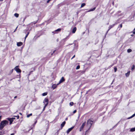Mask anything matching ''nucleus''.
<instances>
[{
	"instance_id": "nucleus-1",
	"label": "nucleus",
	"mask_w": 135,
	"mask_h": 135,
	"mask_svg": "<svg viewBox=\"0 0 135 135\" xmlns=\"http://www.w3.org/2000/svg\"><path fill=\"white\" fill-rule=\"evenodd\" d=\"M8 122L7 120H3L1 122L0 124V130H2L4 127L6 125L8 124Z\"/></svg>"
},
{
	"instance_id": "nucleus-2",
	"label": "nucleus",
	"mask_w": 135,
	"mask_h": 135,
	"mask_svg": "<svg viewBox=\"0 0 135 135\" xmlns=\"http://www.w3.org/2000/svg\"><path fill=\"white\" fill-rule=\"evenodd\" d=\"M93 123V121L91 120L90 119H89L88 120L87 126L89 127V129H90V128L91 126Z\"/></svg>"
},
{
	"instance_id": "nucleus-3",
	"label": "nucleus",
	"mask_w": 135,
	"mask_h": 135,
	"mask_svg": "<svg viewBox=\"0 0 135 135\" xmlns=\"http://www.w3.org/2000/svg\"><path fill=\"white\" fill-rule=\"evenodd\" d=\"M18 66H16L14 68L15 70H16L17 73H20L21 72V71L20 69H19L18 67Z\"/></svg>"
},
{
	"instance_id": "nucleus-4",
	"label": "nucleus",
	"mask_w": 135,
	"mask_h": 135,
	"mask_svg": "<svg viewBox=\"0 0 135 135\" xmlns=\"http://www.w3.org/2000/svg\"><path fill=\"white\" fill-rule=\"evenodd\" d=\"M65 79H64V78L63 77H62L61 78V79L59 81V83L57 84V85H58L59 84L62 83L64 81H65Z\"/></svg>"
},
{
	"instance_id": "nucleus-5",
	"label": "nucleus",
	"mask_w": 135,
	"mask_h": 135,
	"mask_svg": "<svg viewBox=\"0 0 135 135\" xmlns=\"http://www.w3.org/2000/svg\"><path fill=\"white\" fill-rule=\"evenodd\" d=\"M85 122L83 123V124L82 125L81 127L80 128V131H81L82 130L84 127L85 125Z\"/></svg>"
},
{
	"instance_id": "nucleus-6",
	"label": "nucleus",
	"mask_w": 135,
	"mask_h": 135,
	"mask_svg": "<svg viewBox=\"0 0 135 135\" xmlns=\"http://www.w3.org/2000/svg\"><path fill=\"white\" fill-rule=\"evenodd\" d=\"M15 119V118H8V120L10 121V124H11L12 123L13 120Z\"/></svg>"
},
{
	"instance_id": "nucleus-7",
	"label": "nucleus",
	"mask_w": 135,
	"mask_h": 135,
	"mask_svg": "<svg viewBox=\"0 0 135 135\" xmlns=\"http://www.w3.org/2000/svg\"><path fill=\"white\" fill-rule=\"evenodd\" d=\"M74 126L68 129L66 132L67 133V134H68L70 131H71L72 130V129L74 128Z\"/></svg>"
},
{
	"instance_id": "nucleus-8",
	"label": "nucleus",
	"mask_w": 135,
	"mask_h": 135,
	"mask_svg": "<svg viewBox=\"0 0 135 135\" xmlns=\"http://www.w3.org/2000/svg\"><path fill=\"white\" fill-rule=\"evenodd\" d=\"M115 24H113V25H110L109 26V29L108 30V31H107V32H108L109 31V30L111 28H112V27H113V26H114L115 25Z\"/></svg>"
},
{
	"instance_id": "nucleus-9",
	"label": "nucleus",
	"mask_w": 135,
	"mask_h": 135,
	"mask_svg": "<svg viewBox=\"0 0 135 135\" xmlns=\"http://www.w3.org/2000/svg\"><path fill=\"white\" fill-rule=\"evenodd\" d=\"M61 29L60 28H59L56 30L55 31L52 32V33H56L57 32H59L61 31Z\"/></svg>"
},
{
	"instance_id": "nucleus-10",
	"label": "nucleus",
	"mask_w": 135,
	"mask_h": 135,
	"mask_svg": "<svg viewBox=\"0 0 135 135\" xmlns=\"http://www.w3.org/2000/svg\"><path fill=\"white\" fill-rule=\"evenodd\" d=\"M23 44V43L21 42H18L17 43V46H20Z\"/></svg>"
},
{
	"instance_id": "nucleus-11",
	"label": "nucleus",
	"mask_w": 135,
	"mask_h": 135,
	"mask_svg": "<svg viewBox=\"0 0 135 135\" xmlns=\"http://www.w3.org/2000/svg\"><path fill=\"white\" fill-rule=\"evenodd\" d=\"M48 99L47 98H46L45 99L43 103L45 104V102L46 103H48Z\"/></svg>"
},
{
	"instance_id": "nucleus-12",
	"label": "nucleus",
	"mask_w": 135,
	"mask_h": 135,
	"mask_svg": "<svg viewBox=\"0 0 135 135\" xmlns=\"http://www.w3.org/2000/svg\"><path fill=\"white\" fill-rule=\"evenodd\" d=\"M66 122L65 121L63 122L61 125V128L64 126Z\"/></svg>"
},
{
	"instance_id": "nucleus-13",
	"label": "nucleus",
	"mask_w": 135,
	"mask_h": 135,
	"mask_svg": "<svg viewBox=\"0 0 135 135\" xmlns=\"http://www.w3.org/2000/svg\"><path fill=\"white\" fill-rule=\"evenodd\" d=\"M5 131L4 130L2 131H0V135H3L5 133Z\"/></svg>"
},
{
	"instance_id": "nucleus-14",
	"label": "nucleus",
	"mask_w": 135,
	"mask_h": 135,
	"mask_svg": "<svg viewBox=\"0 0 135 135\" xmlns=\"http://www.w3.org/2000/svg\"><path fill=\"white\" fill-rule=\"evenodd\" d=\"M57 85H56V84H53L52 86V88H53V89H55L57 86Z\"/></svg>"
},
{
	"instance_id": "nucleus-15",
	"label": "nucleus",
	"mask_w": 135,
	"mask_h": 135,
	"mask_svg": "<svg viewBox=\"0 0 135 135\" xmlns=\"http://www.w3.org/2000/svg\"><path fill=\"white\" fill-rule=\"evenodd\" d=\"M76 30V27H74L72 30V32L73 33H75Z\"/></svg>"
},
{
	"instance_id": "nucleus-16",
	"label": "nucleus",
	"mask_w": 135,
	"mask_h": 135,
	"mask_svg": "<svg viewBox=\"0 0 135 135\" xmlns=\"http://www.w3.org/2000/svg\"><path fill=\"white\" fill-rule=\"evenodd\" d=\"M95 8H96V7H94L93 8L90 9L89 10H88L87 11V12H90L91 11H94L95 10Z\"/></svg>"
},
{
	"instance_id": "nucleus-17",
	"label": "nucleus",
	"mask_w": 135,
	"mask_h": 135,
	"mask_svg": "<svg viewBox=\"0 0 135 135\" xmlns=\"http://www.w3.org/2000/svg\"><path fill=\"white\" fill-rule=\"evenodd\" d=\"M130 73V71H128L127 73L125 74L126 76V77H128L129 76Z\"/></svg>"
},
{
	"instance_id": "nucleus-18",
	"label": "nucleus",
	"mask_w": 135,
	"mask_h": 135,
	"mask_svg": "<svg viewBox=\"0 0 135 135\" xmlns=\"http://www.w3.org/2000/svg\"><path fill=\"white\" fill-rule=\"evenodd\" d=\"M130 131L131 132H133L135 131V127L132 128L130 129Z\"/></svg>"
},
{
	"instance_id": "nucleus-19",
	"label": "nucleus",
	"mask_w": 135,
	"mask_h": 135,
	"mask_svg": "<svg viewBox=\"0 0 135 135\" xmlns=\"http://www.w3.org/2000/svg\"><path fill=\"white\" fill-rule=\"evenodd\" d=\"M85 3H83L81 4V8H82L84 6H85Z\"/></svg>"
},
{
	"instance_id": "nucleus-20",
	"label": "nucleus",
	"mask_w": 135,
	"mask_h": 135,
	"mask_svg": "<svg viewBox=\"0 0 135 135\" xmlns=\"http://www.w3.org/2000/svg\"><path fill=\"white\" fill-rule=\"evenodd\" d=\"M14 16L16 17H18L19 15L17 13H15L14 14Z\"/></svg>"
},
{
	"instance_id": "nucleus-21",
	"label": "nucleus",
	"mask_w": 135,
	"mask_h": 135,
	"mask_svg": "<svg viewBox=\"0 0 135 135\" xmlns=\"http://www.w3.org/2000/svg\"><path fill=\"white\" fill-rule=\"evenodd\" d=\"M47 94V92H45V93H43L42 94V95L43 96H45Z\"/></svg>"
},
{
	"instance_id": "nucleus-22",
	"label": "nucleus",
	"mask_w": 135,
	"mask_h": 135,
	"mask_svg": "<svg viewBox=\"0 0 135 135\" xmlns=\"http://www.w3.org/2000/svg\"><path fill=\"white\" fill-rule=\"evenodd\" d=\"M135 116V113L134 114H133L132 116L129 117V118H128V119H129L131 118H132L133 117Z\"/></svg>"
},
{
	"instance_id": "nucleus-23",
	"label": "nucleus",
	"mask_w": 135,
	"mask_h": 135,
	"mask_svg": "<svg viewBox=\"0 0 135 135\" xmlns=\"http://www.w3.org/2000/svg\"><path fill=\"white\" fill-rule=\"evenodd\" d=\"M134 67H135V66L134 65H133L132 66V67L131 68V69L132 70H134Z\"/></svg>"
},
{
	"instance_id": "nucleus-24",
	"label": "nucleus",
	"mask_w": 135,
	"mask_h": 135,
	"mask_svg": "<svg viewBox=\"0 0 135 135\" xmlns=\"http://www.w3.org/2000/svg\"><path fill=\"white\" fill-rule=\"evenodd\" d=\"M132 50L131 49H128L127 50V51L128 52H130L132 51Z\"/></svg>"
},
{
	"instance_id": "nucleus-25",
	"label": "nucleus",
	"mask_w": 135,
	"mask_h": 135,
	"mask_svg": "<svg viewBox=\"0 0 135 135\" xmlns=\"http://www.w3.org/2000/svg\"><path fill=\"white\" fill-rule=\"evenodd\" d=\"M32 115V113H31L30 114H28L27 115V118H28L30 116H31Z\"/></svg>"
},
{
	"instance_id": "nucleus-26",
	"label": "nucleus",
	"mask_w": 135,
	"mask_h": 135,
	"mask_svg": "<svg viewBox=\"0 0 135 135\" xmlns=\"http://www.w3.org/2000/svg\"><path fill=\"white\" fill-rule=\"evenodd\" d=\"M29 32H28L27 34L26 35L25 37V40L26 39V38L27 37L28 35V34H29Z\"/></svg>"
},
{
	"instance_id": "nucleus-27",
	"label": "nucleus",
	"mask_w": 135,
	"mask_h": 135,
	"mask_svg": "<svg viewBox=\"0 0 135 135\" xmlns=\"http://www.w3.org/2000/svg\"><path fill=\"white\" fill-rule=\"evenodd\" d=\"M73 103L72 102H71L69 104L71 106H72L73 105Z\"/></svg>"
},
{
	"instance_id": "nucleus-28",
	"label": "nucleus",
	"mask_w": 135,
	"mask_h": 135,
	"mask_svg": "<svg viewBox=\"0 0 135 135\" xmlns=\"http://www.w3.org/2000/svg\"><path fill=\"white\" fill-rule=\"evenodd\" d=\"M80 68V66L79 65H78L77 66V67L76 68V70Z\"/></svg>"
},
{
	"instance_id": "nucleus-29",
	"label": "nucleus",
	"mask_w": 135,
	"mask_h": 135,
	"mask_svg": "<svg viewBox=\"0 0 135 135\" xmlns=\"http://www.w3.org/2000/svg\"><path fill=\"white\" fill-rule=\"evenodd\" d=\"M114 72H116L117 70V69L116 67H115L114 68Z\"/></svg>"
},
{
	"instance_id": "nucleus-30",
	"label": "nucleus",
	"mask_w": 135,
	"mask_h": 135,
	"mask_svg": "<svg viewBox=\"0 0 135 135\" xmlns=\"http://www.w3.org/2000/svg\"><path fill=\"white\" fill-rule=\"evenodd\" d=\"M55 50H54V51H53V52H52V53H50V54H51V55H52V54H53V53H54L55 52Z\"/></svg>"
},
{
	"instance_id": "nucleus-31",
	"label": "nucleus",
	"mask_w": 135,
	"mask_h": 135,
	"mask_svg": "<svg viewBox=\"0 0 135 135\" xmlns=\"http://www.w3.org/2000/svg\"><path fill=\"white\" fill-rule=\"evenodd\" d=\"M15 117H17V119H18L19 118V115H17V116H15Z\"/></svg>"
},
{
	"instance_id": "nucleus-32",
	"label": "nucleus",
	"mask_w": 135,
	"mask_h": 135,
	"mask_svg": "<svg viewBox=\"0 0 135 135\" xmlns=\"http://www.w3.org/2000/svg\"><path fill=\"white\" fill-rule=\"evenodd\" d=\"M13 71V69H12V70H11V71H10V73H11V74L12 73Z\"/></svg>"
},
{
	"instance_id": "nucleus-33",
	"label": "nucleus",
	"mask_w": 135,
	"mask_h": 135,
	"mask_svg": "<svg viewBox=\"0 0 135 135\" xmlns=\"http://www.w3.org/2000/svg\"><path fill=\"white\" fill-rule=\"evenodd\" d=\"M76 112V110H75L73 112V113H75Z\"/></svg>"
},
{
	"instance_id": "nucleus-34",
	"label": "nucleus",
	"mask_w": 135,
	"mask_h": 135,
	"mask_svg": "<svg viewBox=\"0 0 135 135\" xmlns=\"http://www.w3.org/2000/svg\"><path fill=\"white\" fill-rule=\"evenodd\" d=\"M48 103H46L45 105L44 106L46 107L48 105Z\"/></svg>"
},
{
	"instance_id": "nucleus-35",
	"label": "nucleus",
	"mask_w": 135,
	"mask_h": 135,
	"mask_svg": "<svg viewBox=\"0 0 135 135\" xmlns=\"http://www.w3.org/2000/svg\"><path fill=\"white\" fill-rule=\"evenodd\" d=\"M120 28H121L122 27V24H120L119 25Z\"/></svg>"
},
{
	"instance_id": "nucleus-36",
	"label": "nucleus",
	"mask_w": 135,
	"mask_h": 135,
	"mask_svg": "<svg viewBox=\"0 0 135 135\" xmlns=\"http://www.w3.org/2000/svg\"><path fill=\"white\" fill-rule=\"evenodd\" d=\"M75 55H74L73 56V57L71 58V59H72L74 57H75Z\"/></svg>"
},
{
	"instance_id": "nucleus-37",
	"label": "nucleus",
	"mask_w": 135,
	"mask_h": 135,
	"mask_svg": "<svg viewBox=\"0 0 135 135\" xmlns=\"http://www.w3.org/2000/svg\"><path fill=\"white\" fill-rule=\"evenodd\" d=\"M46 107H45V106L44 107L43 109V110H44L45 109Z\"/></svg>"
},
{
	"instance_id": "nucleus-38",
	"label": "nucleus",
	"mask_w": 135,
	"mask_h": 135,
	"mask_svg": "<svg viewBox=\"0 0 135 135\" xmlns=\"http://www.w3.org/2000/svg\"><path fill=\"white\" fill-rule=\"evenodd\" d=\"M50 1V0H48V1H47V3H49Z\"/></svg>"
},
{
	"instance_id": "nucleus-39",
	"label": "nucleus",
	"mask_w": 135,
	"mask_h": 135,
	"mask_svg": "<svg viewBox=\"0 0 135 135\" xmlns=\"http://www.w3.org/2000/svg\"><path fill=\"white\" fill-rule=\"evenodd\" d=\"M133 34H135V31H133Z\"/></svg>"
},
{
	"instance_id": "nucleus-40",
	"label": "nucleus",
	"mask_w": 135,
	"mask_h": 135,
	"mask_svg": "<svg viewBox=\"0 0 135 135\" xmlns=\"http://www.w3.org/2000/svg\"><path fill=\"white\" fill-rule=\"evenodd\" d=\"M17 27H16V28L15 30L14 31V32H15V31H16V29H17Z\"/></svg>"
},
{
	"instance_id": "nucleus-41",
	"label": "nucleus",
	"mask_w": 135,
	"mask_h": 135,
	"mask_svg": "<svg viewBox=\"0 0 135 135\" xmlns=\"http://www.w3.org/2000/svg\"><path fill=\"white\" fill-rule=\"evenodd\" d=\"M17 97V96H15L14 97V98H16Z\"/></svg>"
},
{
	"instance_id": "nucleus-42",
	"label": "nucleus",
	"mask_w": 135,
	"mask_h": 135,
	"mask_svg": "<svg viewBox=\"0 0 135 135\" xmlns=\"http://www.w3.org/2000/svg\"><path fill=\"white\" fill-rule=\"evenodd\" d=\"M11 135H14L13 133L11 134Z\"/></svg>"
},
{
	"instance_id": "nucleus-43",
	"label": "nucleus",
	"mask_w": 135,
	"mask_h": 135,
	"mask_svg": "<svg viewBox=\"0 0 135 135\" xmlns=\"http://www.w3.org/2000/svg\"><path fill=\"white\" fill-rule=\"evenodd\" d=\"M113 65V64L112 65L110 66L111 67Z\"/></svg>"
},
{
	"instance_id": "nucleus-44",
	"label": "nucleus",
	"mask_w": 135,
	"mask_h": 135,
	"mask_svg": "<svg viewBox=\"0 0 135 135\" xmlns=\"http://www.w3.org/2000/svg\"><path fill=\"white\" fill-rule=\"evenodd\" d=\"M67 119H68V118H66V119H65V120H67Z\"/></svg>"
},
{
	"instance_id": "nucleus-45",
	"label": "nucleus",
	"mask_w": 135,
	"mask_h": 135,
	"mask_svg": "<svg viewBox=\"0 0 135 135\" xmlns=\"http://www.w3.org/2000/svg\"><path fill=\"white\" fill-rule=\"evenodd\" d=\"M113 81H114V80H113V81H112V83H111V84H112L113 83Z\"/></svg>"
},
{
	"instance_id": "nucleus-46",
	"label": "nucleus",
	"mask_w": 135,
	"mask_h": 135,
	"mask_svg": "<svg viewBox=\"0 0 135 135\" xmlns=\"http://www.w3.org/2000/svg\"><path fill=\"white\" fill-rule=\"evenodd\" d=\"M3 0H0V1H2Z\"/></svg>"
},
{
	"instance_id": "nucleus-47",
	"label": "nucleus",
	"mask_w": 135,
	"mask_h": 135,
	"mask_svg": "<svg viewBox=\"0 0 135 135\" xmlns=\"http://www.w3.org/2000/svg\"><path fill=\"white\" fill-rule=\"evenodd\" d=\"M37 122V121H36L35 122V124Z\"/></svg>"
},
{
	"instance_id": "nucleus-48",
	"label": "nucleus",
	"mask_w": 135,
	"mask_h": 135,
	"mask_svg": "<svg viewBox=\"0 0 135 135\" xmlns=\"http://www.w3.org/2000/svg\"><path fill=\"white\" fill-rule=\"evenodd\" d=\"M134 30H135V28H134Z\"/></svg>"
},
{
	"instance_id": "nucleus-49",
	"label": "nucleus",
	"mask_w": 135,
	"mask_h": 135,
	"mask_svg": "<svg viewBox=\"0 0 135 135\" xmlns=\"http://www.w3.org/2000/svg\"><path fill=\"white\" fill-rule=\"evenodd\" d=\"M20 114H21V113H20Z\"/></svg>"
}]
</instances>
